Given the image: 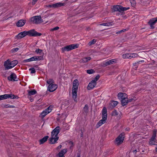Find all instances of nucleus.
Instances as JSON below:
<instances>
[{
  "label": "nucleus",
  "instance_id": "obj_50",
  "mask_svg": "<svg viewBox=\"0 0 157 157\" xmlns=\"http://www.w3.org/2000/svg\"><path fill=\"white\" fill-rule=\"evenodd\" d=\"M130 1L131 3H134V0H130Z\"/></svg>",
  "mask_w": 157,
  "mask_h": 157
},
{
  "label": "nucleus",
  "instance_id": "obj_34",
  "mask_svg": "<svg viewBox=\"0 0 157 157\" xmlns=\"http://www.w3.org/2000/svg\"><path fill=\"white\" fill-rule=\"evenodd\" d=\"M118 113L116 110H114L112 113V116H116L118 115Z\"/></svg>",
  "mask_w": 157,
  "mask_h": 157
},
{
  "label": "nucleus",
  "instance_id": "obj_58",
  "mask_svg": "<svg viewBox=\"0 0 157 157\" xmlns=\"http://www.w3.org/2000/svg\"><path fill=\"white\" fill-rule=\"evenodd\" d=\"M82 136V134L81 135V136Z\"/></svg>",
  "mask_w": 157,
  "mask_h": 157
},
{
  "label": "nucleus",
  "instance_id": "obj_52",
  "mask_svg": "<svg viewBox=\"0 0 157 157\" xmlns=\"http://www.w3.org/2000/svg\"><path fill=\"white\" fill-rule=\"evenodd\" d=\"M12 107V108H13L14 107L13 106V105H11L9 107Z\"/></svg>",
  "mask_w": 157,
  "mask_h": 157
},
{
  "label": "nucleus",
  "instance_id": "obj_56",
  "mask_svg": "<svg viewBox=\"0 0 157 157\" xmlns=\"http://www.w3.org/2000/svg\"><path fill=\"white\" fill-rule=\"evenodd\" d=\"M77 157H80V156L79 155H78Z\"/></svg>",
  "mask_w": 157,
  "mask_h": 157
},
{
  "label": "nucleus",
  "instance_id": "obj_51",
  "mask_svg": "<svg viewBox=\"0 0 157 157\" xmlns=\"http://www.w3.org/2000/svg\"><path fill=\"white\" fill-rule=\"evenodd\" d=\"M121 33V32H120V31H118V32H117L116 33V34H118L119 33Z\"/></svg>",
  "mask_w": 157,
  "mask_h": 157
},
{
  "label": "nucleus",
  "instance_id": "obj_18",
  "mask_svg": "<svg viewBox=\"0 0 157 157\" xmlns=\"http://www.w3.org/2000/svg\"><path fill=\"white\" fill-rule=\"evenodd\" d=\"M16 78L17 76L14 73H13L10 76L8 77V79L9 81H17V80H16Z\"/></svg>",
  "mask_w": 157,
  "mask_h": 157
},
{
  "label": "nucleus",
  "instance_id": "obj_25",
  "mask_svg": "<svg viewBox=\"0 0 157 157\" xmlns=\"http://www.w3.org/2000/svg\"><path fill=\"white\" fill-rule=\"evenodd\" d=\"M128 59H131L132 58H134L138 56V55L136 53H132L128 54Z\"/></svg>",
  "mask_w": 157,
  "mask_h": 157
},
{
  "label": "nucleus",
  "instance_id": "obj_53",
  "mask_svg": "<svg viewBox=\"0 0 157 157\" xmlns=\"http://www.w3.org/2000/svg\"><path fill=\"white\" fill-rule=\"evenodd\" d=\"M136 152V150H134L133 151V152Z\"/></svg>",
  "mask_w": 157,
  "mask_h": 157
},
{
  "label": "nucleus",
  "instance_id": "obj_32",
  "mask_svg": "<svg viewBox=\"0 0 157 157\" xmlns=\"http://www.w3.org/2000/svg\"><path fill=\"white\" fill-rule=\"evenodd\" d=\"M47 82L49 85L53 84L54 82L52 79H49L47 80Z\"/></svg>",
  "mask_w": 157,
  "mask_h": 157
},
{
  "label": "nucleus",
  "instance_id": "obj_46",
  "mask_svg": "<svg viewBox=\"0 0 157 157\" xmlns=\"http://www.w3.org/2000/svg\"><path fill=\"white\" fill-rule=\"evenodd\" d=\"M132 100H133V99L131 98L129 99H128V102H130L132 101Z\"/></svg>",
  "mask_w": 157,
  "mask_h": 157
},
{
  "label": "nucleus",
  "instance_id": "obj_44",
  "mask_svg": "<svg viewBox=\"0 0 157 157\" xmlns=\"http://www.w3.org/2000/svg\"><path fill=\"white\" fill-rule=\"evenodd\" d=\"M38 0H33L32 2V4L33 5H35L36 2H37Z\"/></svg>",
  "mask_w": 157,
  "mask_h": 157
},
{
  "label": "nucleus",
  "instance_id": "obj_37",
  "mask_svg": "<svg viewBox=\"0 0 157 157\" xmlns=\"http://www.w3.org/2000/svg\"><path fill=\"white\" fill-rule=\"evenodd\" d=\"M128 53L124 54L122 55V57L124 59L128 58Z\"/></svg>",
  "mask_w": 157,
  "mask_h": 157
},
{
  "label": "nucleus",
  "instance_id": "obj_7",
  "mask_svg": "<svg viewBox=\"0 0 157 157\" xmlns=\"http://www.w3.org/2000/svg\"><path fill=\"white\" fill-rule=\"evenodd\" d=\"M31 21L34 23L38 24L43 22L40 16H37L31 18Z\"/></svg>",
  "mask_w": 157,
  "mask_h": 157
},
{
  "label": "nucleus",
  "instance_id": "obj_57",
  "mask_svg": "<svg viewBox=\"0 0 157 157\" xmlns=\"http://www.w3.org/2000/svg\"><path fill=\"white\" fill-rule=\"evenodd\" d=\"M155 18L157 20V17H155Z\"/></svg>",
  "mask_w": 157,
  "mask_h": 157
},
{
  "label": "nucleus",
  "instance_id": "obj_17",
  "mask_svg": "<svg viewBox=\"0 0 157 157\" xmlns=\"http://www.w3.org/2000/svg\"><path fill=\"white\" fill-rule=\"evenodd\" d=\"M127 95L125 93H119L118 94V97L119 99H121V101L124 99H126Z\"/></svg>",
  "mask_w": 157,
  "mask_h": 157
},
{
  "label": "nucleus",
  "instance_id": "obj_49",
  "mask_svg": "<svg viewBox=\"0 0 157 157\" xmlns=\"http://www.w3.org/2000/svg\"><path fill=\"white\" fill-rule=\"evenodd\" d=\"M48 7H53L54 6H53V4L51 5H49L48 6Z\"/></svg>",
  "mask_w": 157,
  "mask_h": 157
},
{
  "label": "nucleus",
  "instance_id": "obj_9",
  "mask_svg": "<svg viewBox=\"0 0 157 157\" xmlns=\"http://www.w3.org/2000/svg\"><path fill=\"white\" fill-rule=\"evenodd\" d=\"M18 97L17 96H15L13 94H6L0 96V100L6 99L8 98H10L11 99H13L14 98H17Z\"/></svg>",
  "mask_w": 157,
  "mask_h": 157
},
{
  "label": "nucleus",
  "instance_id": "obj_42",
  "mask_svg": "<svg viewBox=\"0 0 157 157\" xmlns=\"http://www.w3.org/2000/svg\"><path fill=\"white\" fill-rule=\"evenodd\" d=\"M19 50V48H15L13 49L12 51L13 52H16L18 51Z\"/></svg>",
  "mask_w": 157,
  "mask_h": 157
},
{
  "label": "nucleus",
  "instance_id": "obj_13",
  "mask_svg": "<svg viewBox=\"0 0 157 157\" xmlns=\"http://www.w3.org/2000/svg\"><path fill=\"white\" fill-rule=\"evenodd\" d=\"M57 87V85L54 83L49 85L48 86V90L50 92H53L56 90Z\"/></svg>",
  "mask_w": 157,
  "mask_h": 157
},
{
  "label": "nucleus",
  "instance_id": "obj_22",
  "mask_svg": "<svg viewBox=\"0 0 157 157\" xmlns=\"http://www.w3.org/2000/svg\"><path fill=\"white\" fill-rule=\"evenodd\" d=\"M65 5L64 3L61 2H58L53 4V6H54V8H57L60 6H64Z\"/></svg>",
  "mask_w": 157,
  "mask_h": 157
},
{
  "label": "nucleus",
  "instance_id": "obj_47",
  "mask_svg": "<svg viewBox=\"0 0 157 157\" xmlns=\"http://www.w3.org/2000/svg\"><path fill=\"white\" fill-rule=\"evenodd\" d=\"M62 147V145H60L58 147H57L56 148L57 149H60Z\"/></svg>",
  "mask_w": 157,
  "mask_h": 157
},
{
  "label": "nucleus",
  "instance_id": "obj_29",
  "mask_svg": "<svg viewBox=\"0 0 157 157\" xmlns=\"http://www.w3.org/2000/svg\"><path fill=\"white\" fill-rule=\"evenodd\" d=\"M36 91L34 90H33L29 92V94L30 95H33L35 94Z\"/></svg>",
  "mask_w": 157,
  "mask_h": 157
},
{
  "label": "nucleus",
  "instance_id": "obj_19",
  "mask_svg": "<svg viewBox=\"0 0 157 157\" xmlns=\"http://www.w3.org/2000/svg\"><path fill=\"white\" fill-rule=\"evenodd\" d=\"M91 58L90 57H85L80 59L79 62L81 63H86L91 60Z\"/></svg>",
  "mask_w": 157,
  "mask_h": 157
},
{
  "label": "nucleus",
  "instance_id": "obj_38",
  "mask_svg": "<svg viewBox=\"0 0 157 157\" xmlns=\"http://www.w3.org/2000/svg\"><path fill=\"white\" fill-rule=\"evenodd\" d=\"M29 71H31V73L32 74L36 72L35 69L34 68H31L29 69Z\"/></svg>",
  "mask_w": 157,
  "mask_h": 157
},
{
  "label": "nucleus",
  "instance_id": "obj_1",
  "mask_svg": "<svg viewBox=\"0 0 157 157\" xmlns=\"http://www.w3.org/2000/svg\"><path fill=\"white\" fill-rule=\"evenodd\" d=\"M28 35L30 36H40L42 35L41 33L37 32L34 30H31L28 31H25L21 32L17 36L18 38H21L25 37L26 35Z\"/></svg>",
  "mask_w": 157,
  "mask_h": 157
},
{
  "label": "nucleus",
  "instance_id": "obj_54",
  "mask_svg": "<svg viewBox=\"0 0 157 157\" xmlns=\"http://www.w3.org/2000/svg\"><path fill=\"white\" fill-rule=\"evenodd\" d=\"M38 67V66H37V65H36V66H35V67Z\"/></svg>",
  "mask_w": 157,
  "mask_h": 157
},
{
  "label": "nucleus",
  "instance_id": "obj_31",
  "mask_svg": "<svg viewBox=\"0 0 157 157\" xmlns=\"http://www.w3.org/2000/svg\"><path fill=\"white\" fill-rule=\"evenodd\" d=\"M96 40L95 39H94L89 43L88 44L90 46L92 44H95L96 43Z\"/></svg>",
  "mask_w": 157,
  "mask_h": 157
},
{
  "label": "nucleus",
  "instance_id": "obj_15",
  "mask_svg": "<svg viewBox=\"0 0 157 157\" xmlns=\"http://www.w3.org/2000/svg\"><path fill=\"white\" fill-rule=\"evenodd\" d=\"M42 57L40 56H35L26 60L27 61L30 62L38 60H40L42 59Z\"/></svg>",
  "mask_w": 157,
  "mask_h": 157
},
{
  "label": "nucleus",
  "instance_id": "obj_39",
  "mask_svg": "<svg viewBox=\"0 0 157 157\" xmlns=\"http://www.w3.org/2000/svg\"><path fill=\"white\" fill-rule=\"evenodd\" d=\"M59 29V28L58 27H55L53 29H50V31H53L55 30H58Z\"/></svg>",
  "mask_w": 157,
  "mask_h": 157
},
{
  "label": "nucleus",
  "instance_id": "obj_48",
  "mask_svg": "<svg viewBox=\"0 0 157 157\" xmlns=\"http://www.w3.org/2000/svg\"><path fill=\"white\" fill-rule=\"evenodd\" d=\"M126 31V29H124L123 30H122L121 31H120V32H124L125 31Z\"/></svg>",
  "mask_w": 157,
  "mask_h": 157
},
{
  "label": "nucleus",
  "instance_id": "obj_2",
  "mask_svg": "<svg viewBox=\"0 0 157 157\" xmlns=\"http://www.w3.org/2000/svg\"><path fill=\"white\" fill-rule=\"evenodd\" d=\"M60 131V127H57L51 132V138L50 139V143L52 144L55 143L58 139L57 135Z\"/></svg>",
  "mask_w": 157,
  "mask_h": 157
},
{
  "label": "nucleus",
  "instance_id": "obj_30",
  "mask_svg": "<svg viewBox=\"0 0 157 157\" xmlns=\"http://www.w3.org/2000/svg\"><path fill=\"white\" fill-rule=\"evenodd\" d=\"M156 132H155L154 131L153 132V135L151 139V140H154L155 141V137H156Z\"/></svg>",
  "mask_w": 157,
  "mask_h": 157
},
{
  "label": "nucleus",
  "instance_id": "obj_14",
  "mask_svg": "<svg viewBox=\"0 0 157 157\" xmlns=\"http://www.w3.org/2000/svg\"><path fill=\"white\" fill-rule=\"evenodd\" d=\"M10 61L9 59H8L4 63V66L6 70H8L11 68L10 65Z\"/></svg>",
  "mask_w": 157,
  "mask_h": 157
},
{
  "label": "nucleus",
  "instance_id": "obj_24",
  "mask_svg": "<svg viewBox=\"0 0 157 157\" xmlns=\"http://www.w3.org/2000/svg\"><path fill=\"white\" fill-rule=\"evenodd\" d=\"M48 138V136H46L44 137L43 138L40 139V144H43L45 142H46Z\"/></svg>",
  "mask_w": 157,
  "mask_h": 157
},
{
  "label": "nucleus",
  "instance_id": "obj_16",
  "mask_svg": "<svg viewBox=\"0 0 157 157\" xmlns=\"http://www.w3.org/2000/svg\"><path fill=\"white\" fill-rule=\"evenodd\" d=\"M96 85V82H95V81H91L88 84L87 86V89L88 90H90L93 88Z\"/></svg>",
  "mask_w": 157,
  "mask_h": 157
},
{
  "label": "nucleus",
  "instance_id": "obj_43",
  "mask_svg": "<svg viewBox=\"0 0 157 157\" xmlns=\"http://www.w3.org/2000/svg\"><path fill=\"white\" fill-rule=\"evenodd\" d=\"M144 60H141V61H139V62H138L137 63H135V64L136 65H135L137 66V64L138 65V64H139L140 63V62L143 63L144 62Z\"/></svg>",
  "mask_w": 157,
  "mask_h": 157
},
{
  "label": "nucleus",
  "instance_id": "obj_33",
  "mask_svg": "<svg viewBox=\"0 0 157 157\" xmlns=\"http://www.w3.org/2000/svg\"><path fill=\"white\" fill-rule=\"evenodd\" d=\"M118 104V102L117 101H112L111 103V105L115 107Z\"/></svg>",
  "mask_w": 157,
  "mask_h": 157
},
{
  "label": "nucleus",
  "instance_id": "obj_28",
  "mask_svg": "<svg viewBox=\"0 0 157 157\" xmlns=\"http://www.w3.org/2000/svg\"><path fill=\"white\" fill-rule=\"evenodd\" d=\"M100 25H103V26H109L111 25H112L111 23L108 22V23H105L101 24Z\"/></svg>",
  "mask_w": 157,
  "mask_h": 157
},
{
  "label": "nucleus",
  "instance_id": "obj_10",
  "mask_svg": "<svg viewBox=\"0 0 157 157\" xmlns=\"http://www.w3.org/2000/svg\"><path fill=\"white\" fill-rule=\"evenodd\" d=\"M52 106H50L48 108H47L45 110H44L41 113V116L42 118L44 117L46 115L50 113L52 111Z\"/></svg>",
  "mask_w": 157,
  "mask_h": 157
},
{
  "label": "nucleus",
  "instance_id": "obj_6",
  "mask_svg": "<svg viewBox=\"0 0 157 157\" xmlns=\"http://www.w3.org/2000/svg\"><path fill=\"white\" fill-rule=\"evenodd\" d=\"M129 9V8L123 7L119 5L114 6L113 9L114 11H119L121 13H123L124 11L126 10Z\"/></svg>",
  "mask_w": 157,
  "mask_h": 157
},
{
  "label": "nucleus",
  "instance_id": "obj_5",
  "mask_svg": "<svg viewBox=\"0 0 157 157\" xmlns=\"http://www.w3.org/2000/svg\"><path fill=\"white\" fill-rule=\"evenodd\" d=\"M78 47V45L77 44H71L67 45L62 48L61 50L63 52L65 51H69L72 50Z\"/></svg>",
  "mask_w": 157,
  "mask_h": 157
},
{
  "label": "nucleus",
  "instance_id": "obj_40",
  "mask_svg": "<svg viewBox=\"0 0 157 157\" xmlns=\"http://www.w3.org/2000/svg\"><path fill=\"white\" fill-rule=\"evenodd\" d=\"M100 76L99 75H98L96 76L94 80L93 81H95V82H96V81L98 80Z\"/></svg>",
  "mask_w": 157,
  "mask_h": 157
},
{
  "label": "nucleus",
  "instance_id": "obj_12",
  "mask_svg": "<svg viewBox=\"0 0 157 157\" xmlns=\"http://www.w3.org/2000/svg\"><path fill=\"white\" fill-rule=\"evenodd\" d=\"M116 59H112L107 61L106 62H104L103 63V66L105 67L108 65L113 64L114 63H116Z\"/></svg>",
  "mask_w": 157,
  "mask_h": 157
},
{
  "label": "nucleus",
  "instance_id": "obj_11",
  "mask_svg": "<svg viewBox=\"0 0 157 157\" xmlns=\"http://www.w3.org/2000/svg\"><path fill=\"white\" fill-rule=\"evenodd\" d=\"M157 20L155 18H153L150 20L148 22V24L150 26V27L151 29L154 28V25L157 22Z\"/></svg>",
  "mask_w": 157,
  "mask_h": 157
},
{
  "label": "nucleus",
  "instance_id": "obj_3",
  "mask_svg": "<svg viewBox=\"0 0 157 157\" xmlns=\"http://www.w3.org/2000/svg\"><path fill=\"white\" fill-rule=\"evenodd\" d=\"M78 81L77 79L74 80L73 82L72 89V97L74 101H77V93L78 86Z\"/></svg>",
  "mask_w": 157,
  "mask_h": 157
},
{
  "label": "nucleus",
  "instance_id": "obj_4",
  "mask_svg": "<svg viewBox=\"0 0 157 157\" xmlns=\"http://www.w3.org/2000/svg\"><path fill=\"white\" fill-rule=\"evenodd\" d=\"M107 118V109L105 107H104L102 111V119L100 120L97 124V128L99 127L103 124L105 123Z\"/></svg>",
  "mask_w": 157,
  "mask_h": 157
},
{
  "label": "nucleus",
  "instance_id": "obj_26",
  "mask_svg": "<svg viewBox=\"0 0 157 157\" xmlns=\"http://www.w3.org/2000/svg\"><path fill=\"white\" fill-rule=\"evenodd\" d=\"M18 63V61L16 60H13L11 62H10V64L11 65V67H12L11 68L15 66Z\"/></svg>",
  "mask_w": 157,
  "mask_h": 157
},
{
  "label": "nucleus",
  "instance_id": "obj_8",
  "mask_svg": "<svg viewBox=\"0 0 157 157\" xmlns=\"http://www.w3.org/2000/svg\"><path fill=\"white\" fill-rule=\"evenodd\" d=\"M124 133H122L120 134L116 139V144L117 145H119L122 144L124 140Z\"/></svg>",
  "mask_w": 157,
  "mask_h": 157
},
{
  "label": "nucleus",
  "instance_id": "obj_55",
  "mask_svg": "<svg viewBox=\"0 0 157 157\" xmlns=\"http://www.w3.org/2000/svg\"><path fill=\"white\" fill-rule=\"evenodd\" d=\"M155 150H156V151L157 152V147H156L155 148Z\"/></svg>",
  "mask_w": 157,
  "mask_h": 157
},
{
  "label": "nucleus",
  "instance_id": "obj_45",
  "mask_svg": "<svg viewBox=\"0 0 157 157\" xmlns=\"http://www.w3.org/2000/svg\"><path fill=\"white\" fill-rule=\"evenodd\" d=\"M69 144L71 145V147L73 145V143L72 142H70L69 143Z\"/></svg>",
  "mask_w": 157,
  "mask_h": 157
},
{
  "label": "nucleus",
  "instance_id": "obj_41",
  "mask_svg": "<svg viewBox=\"0 0 157 157\" xmlns=\"http://www.w3.org/2000/svg\"><path fill=\"white\" fill-rule=\"evenodd\" d=\"M42 51V50L39 49H36L35 51L37 53H40Z\"/></svg>",
  "mask_w": 157,
  "mask_h": 157
},
{
  "label": "nucleus",
  "instance_id": "obj_23",
  "mask_svg": "<svg viewBox=\"0 0 157 157\" xmlns=\"http://www.w3.org/2000/svg\"><path fill=\"white\" fill-rule=\"evenodd\" d=\"M121 104L123 106L127 105L128 103V96L127 97L126 99H124L121 101Z\"/></svg>",
  "mask_w": 157,
  "mask_h": 157
},
{
  "label": "nucleus",
  "instance_id": "obj_36",
  "mask_svg": "<svg viewBox=\"0 0 157 157\" xmlns=\"http://www.w3.org/2000/svg\"><path fill=\"white\" fill-rule=\"evenodd\" d=\"M150 144L151 145H156L157 143L156 142H155V141L152 140H150V142H149Z\"/></svg>",
  "mask_w": 157,
  "mask_h": 157
},
{
  "label": "nucleus",
  "instance_id": "obj_27",
  "mask_svg": "<svg viewBox=\"0 0 157 157\" xmlns=\"http://www.w3.org/2000/svg\"><path fill=\"white\" fill-rule=\"evenodd\" d=\"M88 112V107L87 105H85L83 109V112L85 114H86Z\"/></svg>",
  "mask_w": 157,
  "mask_h": 157
},
{
  "label": "nucleus",
  "instance_id": "obj_20",
  "mask_svg": "<svg viewBox=\"0 0 157 157\" xmlns=\"http://www.w3.org/2000/svg\"><path fill=\"white\" fill-rule=\"evenodd\" d=\"M25 23V20H19L17 22L16 25L18 27H21L23 26Z\"/></svg>",
  "mask_w": 157,
  "mask_h": 157
},
{
  "label": "nucleus",
  "instance_id": "obj_21",
  "mask_svg": "<svg viewBox=\"0 0 157 157\" xmlns=\"http://www.w3.org/2000/svg\"><path fill=\"white\" fill-rule=\"evenodd\" d=\"M67 152L66 149H64L60 151L59 153V157H65L64 155Z\"/></svg>",
  "mask_w": 157,
  "mask_h": 157
},
{
  "label": "nucleus",
  "instance_id": "obj_35",
  "mask_svg": "<svg viewBox=\"0 0 157 157\" xmlns=\"http://www.w3.org/2000/svg\"><path fill=\"white\" fill-rule=\"evenodd\" d=\"M94 72L92 69L88 70L87 71V72L89 74H92Z\"/></svg>",
  "mask_w": 157,
  "mask_h": 157
}]
</instances>
